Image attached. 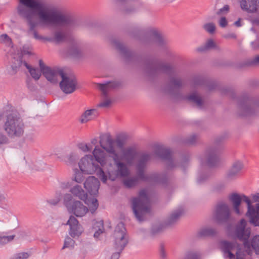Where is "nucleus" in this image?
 I'll list each match as a JSON object with an SVG mask.
<instances>
[{
    "instance_id": "1",
    "label": "nucleus",
    "mask_w": 259,
    "mask_h": 259,
    "mask_svg": "<svg viewBox=\"0 0 259 259\" xmlns=\"http://www.w3.org/2000/svg\"><path fill=\"white\" fill-rule=\"evenodd\" d=\"M100 147L94 148L91 154H85L78 162L80 171L86 175L96 174L103 183L108 180L112 181L127 177L128 166L133 165L138 159L137 168L139 175L144 171L150 155L145 153L140 156L134 147L122 148L117 151L115 142L109 133L100 135Z\"/></svg>"
},
{
    "instance_id": "2",
    "label": "nucleus",
    "mask_w": 259,
    "mask_h": 259,
    "mask_svg": "<svg viewBox=\"0 0 259 259\" xmlns=\"http://www.w3.org/2000/svg\"><path fill=\"white\" fill-rule=\"evenodd\" d=\"M18 14L25 19L30 28L33 30L37 25L36 18L44 24L65 26L70 25L72 20L64 15L57 9L50 6L40 0H19Z\"/></svg>"
},
{
    "instance_id": "3",
    "label": "nucleus",
    "mask_w": 259,
    "mask_h": 259,
    "mask_svg": "<svg viewBox=\"0 0 259 259\" xmlns=\"http://www.w3.org/2000/svg\"><path fill=\"white\" fill-rule=\"evenodd\" d=\"M247 222L242 219L238 222L233 232L232 236L243 241V245H239L236 242H231L241 248V251L244 252L245 257L247 255H251L253 252L259 255V235L253 236L249 240L248 238L251 234L250 228H246Z\"/></svg>"
},
{
    "instance_id": "4",
    "label": "nucleus",
    "mask_w": 259,
    "mask_h": 259,
    "mask_svg": "<svg viewBox=\"0 0 259 259\" xmlns=\"http://www.w3.org/2000/svg\"><path fill=\"white\" fill-rule=\"evenodd\" d=\"M229 199L232 203L233 211L238 215L244 213V208L241 205V202H245L247 208L246 216L249 219V223L253 226L259 227V204L252 205L248 197L235 193L229 196Z\"/></svg>"
},
{
    "instance_id": "5",
    "label": "nucleus",
    "mask_w": 259,
    "mask_h": 259,
    "mask_svg": "<svg viewBox=\"0 0 259 259\" xmlns=\"http://www.w3.org/2000/svg\"><path fill=\"white\" fill-rule=\"evenodd\" d=\"M132 208L135 217L139 221H144L150 213L151 207L146 190H141L138 197L133 199Z\"/></svg>"
},
{
    "instance_id": "6",
    "label": "nucleus",
    "mask_w": 259,
    "mask_h": 259,
    "mask_svg": "<svg viewBox=\"0 0 259 259\" xmlns=\"http://www.w3.org/2000/svg\"><path fill=\"white\" fill-rule=\"evenodd\" d=\"M3 128L9 137L20 138L24 133L25 125L23 120L19 116L11 113L7 116Z\"/></svg>"
},
{
    "instance_id": "7",
    "label": "nucleus",
    "mask_w": 259,
    "mask_h": 259,
    "mask_svg": "<svg viewBox=\"0 0 259 259\" xmlns=\"http://www.w3.org/2000/svg\"><path fill=\"white\" fill-rule=\"evenodd\" d=\"M64 204L69 213L74 214L77 217H81L86 214L89 208L84 206L78 200L73 199L70 194H66L63 199Z\"/></svg>"
},
{
    "instance_id": "8",
    "label": "nucleus",
    "mask_w": 259,
    "mask_h": 259,
    "mask_svg": "<svg viewBox=\"0 0 259 259\" xmlns=\"http://www.w3.org/2000/svg\"><path fill=\"white\" fill-rule=\"evenodd\" d=\"M220 248L224 257L227 259H245V253L241 251V248L234 243L228 241L220 243Z\"/></svg>"
},
{
    "instance_id": "9",
    "label": "nucleus",
    "mask_w": 259,
    "mask_h": 259,
    "mask_svg": "<svg viewBox=\"0 0 259 259\" xmlns=\"http://www.w3.org/2000/svg\"><path fill=\"white\" fill-rule=\"evenodd\" d=\"M69 192L74 196L84 200L91 213H93L97 209L99 203L97 198L94 197L92 198H89L80 185L78 184L72 185L69 189Z\"/></svg>"
},
{
    "instance_id": "10",
    "label": "nucleus",
    "mask_w": 259,
    "mask_h": 259,
    "mask_svg": "<svg viewBox=\"0 0 259 259\" xmlns=\"http://www.w3.org/2000/svg\"><path fill=\"white\" fill-rule=\"evenodd\" d=\"M113 247L114 251L121 252L127 243V238L124 224L119 223L113 234Z\"/></svg>"
},
{
    "instance_id": "11",
    "label": "nucleus",
    "mask_w": 259,
    "mask_h": 259,
    "mask_svg": "<svg viewBox=\"0 0 259 259\" xmlns=\"http://www.w3.org/2000/svg\"><path fill=\"white\" fill-rule=\"evenodd\" d=\"M39 65L42 74L48 81L53 83H57L59 79L64 73L62 70L52 68L46 66L41 60L39 61Z\"/></svg>"
},
{
    "instance_id": "12",
    "label": "nucleus",
    "mask_w": 259,
    "mask_h": 259,
    "mask_svg": "<svg viewBox=\"0 0 259 259\" xmlns=\"http://www.w3.org/2000/svg\"><path fill=\"white\" fill-rule=\"evenodd\" d=\"M215 219L219 222H226L228 221L231 215V210L229 205L224 202L217 204L214 210Z\"/></svg>"
},
{
    "instance_id": "13",
    "label": "nucleus",
    "mask_w": 259,
    "mask_h": 259,
    "mask_svg": "<svg viewBox=\"0 0 259 259\" xmlns=\"http://www.w3.org/2000/svg\"><path fill=\"white\" fill-rule=\"evenodd\" d=\"M62 80L60 82L61 90L65 94H71L76 89V80L72 76H68L64 73L61 77Z\"/></svg>"
},
{
    "instance_id": "14",
    "label": "nucleus",
    "mask_w": 259,
    "mask_h": 259,
    "mask_svg": "<svg viewBox=\"0 0 259 259\" xmlns=\"http://www.w3.org/2000/svg\"><path fill=\"white\" fill-rule=\"evenodd\" d=\"M241 8L247 12L259 14V0H239ZM253 23L259 24V18L252 20Z\"/></svg>"
},
{
    "instance_id": "15",
    "label": "nucleus",
    "mask_w": 259,
    "mask_h": 259,
    "mask_svg": "<svg viewBox=\"0 0 259 259\" xmlns=\"http://www.w3.org/2000/svg\"><path fill=\"white\" fill-rule=\"evenodd\" d=\"M100 185L99 181L94 176L89 177L84 183V188L90 195L94 196L98 194Z\"/></svg>"
},
{
    "instance_id": "16",
    "label": "nucleus",
    "mask_w": 259,
    "mask_h": 259,
    "mask_svg": "<svg viewBox=\"0 0 259 259\" xmlns=\"http://www.w3.org/2000/svg\"><path fill=\"white\" fill-rule=\"evenodd\" d=\"M67 224L70 226L69 234L72 237H78L83 232L82 227L78 224L77 219L73 216L70 217Z\"/></svg>"
},
{
    "instance_id": "17",
    "label": "nucleus",
    "mask_w": 259,
    "mask_h": 259,
    "mask_svg": "<svg viewBox=\"0 0 259 259\" xmlns=\"http://www.w3.org/2000/svg\"><path fill=\"white\" fill-rule=\"evenodd\" d=\"M18 62V66L15 65L12 66V68L13 70V73H15L17 71V68L21 66L22 64H23L29 70V73H30L31 76L35 80H38L40 76H41V73L40 71L38 69H36L34 68H32L29 65H28L26 62H22L21 61L17 60Z\"/></svg>"
},
{
    "instance_id": "18",
    "label": "nucleus",
    "mask_w": 259,
    "mask_h": 259,
    "mask_svg": "<svg viewBox=\"0 0 259 259\" xmlns=\"http://www.w3.org/2000/svg\"><path fill=\"white\" fill-rule=\"evenodd\" d=\"M98 143V139L97 138H93L89 143H79L78 144L77 147L79 150L84 153L92 152L94 148L100 147Z\"/></svg>"
},
{
    "instance_id": "19",
    "label": "nucleus",
    "mask_w": 259,
    "mask_h": 259,
    "mask_svg": "<svg viewBox=\"0 0 259 259\" xmlns=\"http://www.w3.org/2000/svg\"><path fill=\"white\" fill-rule=\"evenodd\" d=\"M98 115L96 109L87 110L80 115L79 121L81 123H85L95 119Z\"/></svg>"
},
{
    "instance_id": "20",
    "label": "nucleus",
    "mask_w": 259,
    "mask_h": 259,
    "mask_svg": "<svg viewBox=\"0 0 259 259\" xmlns=\"http://www.w3.org/2000/svg\"><path fill=\"white\" fill-rule=\"evenodd\" d=\"M243 168V164L240 161L236 162L234 163L232 167L228 174V177L232 178L238 174Z\"/></svg>"
},
{
    "instance_id": "21",
    "label": "nucleus",
    "mask_w": 259,
    "mask_h": 259,
    "mask_svg": "<svg viewBox=\"0 0 259 259\" xmlns=\"http://www.w3.org/2000/svg\"><path fill=\"white\" fill-rule=\"evenodd\" d=\"M15 238V235H9L6 233L0 232V245H4L11 242Z\"/></svg>"
},
{
    "instance_id": "22",
    "label": "nucleus",
    "mask_w": 259,
    "mask_h": 259,
    "mask_svg": "<svg viewBox=\"0 0 259 259\" xmlns=\"http://www.w3.org/2000/svg\"><path fill=\"white\" fill-rule=\"evenodd\" d=\"M83 174H84V172L79 169L77 168L74 169L72 180L77 184L82 183L84 180Z\"/></svg>"
},
{
    "instance_id": "23",
    "label": "nucleus",
    "mask_w": 259,
    "mask_h": 259,
    "mask_svg": "<svg viewBox=\"0 0 259 259\" xmlns=\"http://www.w3.org/2000/svg\"><path fill=\"white\" fill-rule=\"evenodd\" d=\"M117 86V83L114 81L108 82L105 84H99L100 90L105 95L108 91Z\"/></svg>"
},
{
    "instance_id": "24",
    "label": "nucleus",
    "mask_w": 259,
    "mask_h": 259,
    "mask_svg": "<svg viewBox=\"0 0 259 259\" xmlns=\"http://www.w3.org/2000/svg\"><path fill=\"white\" fill-rule=\"evenodd\" d=\"M219 157L218 154L215 151L210 152L207 159V164L209 166H212L216 165L218 161Z\"/></svg>"
},
{
    "instance_id": "25",
    "label": "nucleus",
    "mask_w": 259,
    "mask_h": 259,
    "mask_svg": "<svg viewBox=\"0 0 259 259\" xmlns=\"http://www.w3.org/2000/svg\"><path fill=\"white\" fill-rule=\"evenodd\" d=\"M77 157V155L76 153H71L64 158V159H62V160L63 161L66 165L73 166L75 163Z\"/></svg>"
},
{
    "instance_id": "26",
    "label": "nucleus",
    "mask_w": 259,
    "mask_h": 259,
    "mask_svg": "<svg viewBox=\"0 0 259 259\" xmlns=\"http://www.w3.org/2000/svg\"><path fill=\"white\" fill-rule=\"evenodd\" d=\"M203 28L207 32L211 34H213L215 31V25L212 22L204 24Z\"/></svg>"
},
{
    "instance_id": "27",
    "label": "nucleus",
    "mask_w": 259,
    "mask_h": 259,
    "mask_svg": "<svg viewBox=\"0 0 259 259\" xmlns=\"http://www.w3.org/2000/svg\"><path fill=\"white\" fill-rule=\"evenodd\" d=\"M217 45L212 39H208L205 43L204 46L202 48H199V51H203L210 49L215 48Z\"/></svg>"
},
{
    "instance_id": "28",
    "label": "nucleus",
    "mask_w": 259,
    "mask_h": 259,
    "mask_svg": "<svg viewBox=\"0 0 259 259\" xmlns=\"http://www.w3.org/2000/svg\"><path fill=\"white\" fill-rule=\"evenodd\" d=\"M214 233L213 229L210 228H204L202 229L199 232V235L200 236H206L212 235Z\"/></svg>"
},
{
    "instance_id": "29",
    "label": "nucleus",
    "mask_w": 259,
    "mask_h": 259,
    "mask_svg": "<svg viewBox=\"0 0 259 259\" xmlns=\"http://www.w3.org/2000/svg\"><path fill=\"white\" fill-rule=\"evenodd\" d=\"M188 100L195 103L199 106H200L202 103L201 99L196 94L190 96L188 97Z\"/></svg>"
},
{
    "instance_id": "30",
    "label": "nucleus",
    "mask_w": 259,
    "mask_h": 259,
    "mask_svg": "<svg viewBox=\"0 0 259 259\" xmlns=\"http://www.w3.org/2000/svg\"><path fill=\"white\" fill-rule=\"evenodd\" d=\"M74 244H75L74 241L71 238L67 237L65 239L64 244L63 247V248H72L74 247Z\"/></svg>"
},
{
    "instance_id": "31",
    "label": "nucleus",
    "mask_w": 259,
    "mask_h": 259,
    "mask_svg": "<svg viewBox=\"0 0 259 259\" xmlns=\"http://www.w3.org/2000/svg\"><path fill=\"white\" fill-rule=\"evenodd\" d=\"M0 42L7 46H10L12 44V41L7 34H4L0 36Z\"/></svg>"
},
{
    "instance_id": "32",
    "label": "nucleus",
    "mask_w": 259,
    "mask_h": 259,
    "mask_svg": "<svg viewBox=\"0 0 259 259\" xmlns=\"http://www.w3.org/2000/svg\"><path fill=\"white\" fill-rule=\"evenodd\" d=\"M30 256V254L26 252H21L16 253L12 259H27Z\"/></svg>"
},
{
    "instance_id": "33",
    "label": "nucleus",
    "mask_w": 259,
    "mask_h": 259,
    "mask_svg": "<svg viewBox=\"0 0 259 259\" xmlns=\"http://www.w3.org/2000/svg\"><path fill=\"white\" fill-rule=\"evenodd\" d=\"M182 214V211L178 210L173 212L169 217V222L172 223L175 222Z\"/></svg>"
},
{
    "instance_id": "34",
    "label": "nucleus",
    "mask_w": 259,
    "mask_h": 259,
    "mask_svg": "<svg viewBox=\"0 0 259 259\" xmlns=\"http://www.w3.org/2000/svg\"><path fill=\"white\" fill-rule=\"evenodd\" d=\"M97 226L99 228V230L95 232L94 233L95 237H98L101 233H103V222L102 221H100L96 223Z\"/></svg>"
},
{
    "instance_id": "35",
    "label": "nucleus",
    "mask_w": 259,
    "mask_h": 259,
    "mask_svg": "<svg viewBox=\"0 0 259 259\" xmlns=\"http://www.w3.org/2000/svg\"><path fill=\"white\" fill-rule=\"evenodd\" d=\"M9 205V202L7 198L3 195H0V207L6 208Z\"/></svg>"
},
{
    "instance_id": "36",
    "label": "nucleus",
    "mask_w": 259,
    "mask_h": 259,
    "mask_svg": "<svg viewBox=\"0 0 259 259\" xmlns=\"http://www.w3.org/2000/svg\"><path fill=\"white\" fill-rule=\"evenodd\" d=\"M9 205V202L7 198L3 195H0V207L6 208Z\"/></svg>"
},
{
    "instance_id": "37",
    "label": "nucleus",
    "mask_w": 259,
    "mask_h": 259,
    "mask_svg": "<svg viewBox=\"0 0 259 259\" xmlns=\"http://www.w3.org/2000/svg\"><path fill=\"white\" fill-rule=\"evenodd\" d=\"M137 183V179L135 178H130L124 181V184L127 187H132Z\"/></svg>"
},
{
    "instance_id": "38",
    "label": "nucleus",
    "mask_w": 259,
    "mask_h": 259,
    "mask_svg": "<svg viewBox=\"0 0 259 259\" xmlns=\"http://www.w3.org/2000/svg\"><path fill=\"white\" fill-rule=\"evenodd\" d=\"M65 36L64 34L61 32H56L55 35L54 39L57 42L63 41L65 39Z\"/></svg>"
},
{
    "instance_id": "39",
    "label": "nucleus",
    "mask_w": 259,
    "mask_h": 259,
    "mask_svg": "<svg viewBox=\"0 0 259 259\" xmlns=\"http://www.w3.org/2000/svg\"><path fill=\"white\" fill-rule=\"evenodd\" d=\"M250 200L252 205H255L256 204H259V192L252 194Z\"/></svg>"
},
{
    "instance_id": "40",
    "label": "nucleus",
    "mask_w": 259,
    "mask_h": 259,
    "mask_svg": "<svg viewBox=\"0 0 259 259\" xmlns=\"http://www.w3.org/2000/svg\"><path fill=\"white\" fill-rule=\"evenodd\" d=\"M111 103L112 101L110 99L106 98L100 103L99 106L101 107H108L111 105Z\"/></svg>"
},
{
    "instance_id": "41",
    "label": "nucleus",
    "mask_w": 259,
    "mask_h": 259,
    "mask_svg": "<svg viewBox=\"0 0 259 259\" xmlns=\"http://www.w3.org/2000/svg\"><path fill=\"white\" fill-rule=\"evenodd\" d=\"M162 153L164 155V156H162V158L163 159L169 158L171 156L170 151L167 149H163L162 150Z\"/></svg>"
},
{
    "instance_id": "42",
    "label": "nucleus",
    "mask_w": 259,
    "mask_h": 259,
    "mask_svg": "<svg viewBox=\"0 0 259 259\" xmlns=\"http://www.w3.org/2000/svg\"><path fill=\"white\" fill-rule=\"evenodd\" d=\"M8 142V138L4 134L0 133V145L6 144Z\"/></svg>"
},
{
    "instance_id": "43",
    "label": "nucleus",
    "mask_w": 259,
    "mask_h": 259,
    "mask_svg": "<svg viewBox=\"0 0 259 259\" xmlns=\"http://www.w3.org/2000/svg\"><path fill=\"white\" fill-rule=\"evenodd\" d=\"M70 186V183L69 182L66 181L60 183V187L62 189H66L69 188Z\"/></svg>"
},
{
    "instance_id": "44",
    "label": "nucleus",
    "mask_w": 259,
    "mask_h": 259,
    "mask_svg": "<svg viewBox=\"0 0 259 259\" xmlns=\"http://www.w3.org/2000/svg\"><path fill=\"white\" fill-rule=\"evenodd\" d=\"M150 35L152 36H155L157 38H159L160 36V33L155 29H152L150 31Z\"/></svg>"
},
{
    "instance_id": "45",
    "label": "nucleus",
    "mask_w": 259,
    "mask_h": 259,
    "mask_svg": "<svg viewBox=\"0 0 259 259\" xmlns=\"http://www.w3.org/2000/svg\"><path fill=\"white\" fill-rule=\"evenodd\" d=\"M219 25L222 27H225L227 25V21L225 17H222L219 21Z\"/></svg>"
},
{
    "instance_id": "46",
    "label": "nucleus",
    "mask_w": 259,
    "mask_h": 259,
    "mask_svg": "<svg viewBox=\"0 0 259 259\" xmlns=\"http://www.w3.org/2000/svg\"><path fill=\"white\" fill-rule=\"evenodd\" d=\"M251 47L254 50H258L259 49V41L255 40L253 42H252L251 44Z\"/></svg>"
},
{
    "instance_id": "47",
    "label": "nucleus",
    "mask_w": 259,
    "mask_h": 259,
    "mask_svg": "<svg viewBox=\"0 0 259 259\" xmlns=\"http://www.w3.org/2000/svg\"><path fill=\"white\" fill-rule=\"evenodd\" d=\"M61 198V196L60 195H59L57 197L56 199H55V200L51 199L49 202L51 204L55 205V204H57L60 201Z\"/></svg>"
},
{
    "instance_id": "48",
    "label": "nucleus",
    "mask_w": 259,
    "mask_h": 259,
    "mask_svg": "<svg viewBox=\"0 0 259 259\" xmlns=\"http://www.w3.org/2000/svg\"><path fill=\"white\" fill-rule=\"evenodd\" d=\"M187 259H198L197 255L195 253H189L187 256Z\"/></svg>"
},
{
    "instance_id": "49",
    "label": "nucleus",
    "mask_w": 259,
    "mask_h": 259,
    "mask_svg": "<svg viewBox=\"0 0 259 259\" xmlns=\"http://www.w3.org/2000/svg\"><path fill=\"white\" fill-rule=\"evenodd\" d=\"M121 252L115 251L112 255L111 259H118Z\"/></svg>"
},
{
    "instance_id": "50",
    "label": "nucleus",
    "mask_w": 259,
    "mask_h": 259,
    "mask_svg": "<svg viewBox=\"0 0 259 259\" xmlns=\"http://www.w3.org/2000/svg\"><path fill=\"white\" fill-rule=\"evenodd\" d=\"M87 254V251L85 250H82L80 252L79 256L81 259H84L86 257Z\"/></svg>"
},
{
    "instance_id": "51",
    "label": "nucleus",
    "mask_w": 259,
    "mask_h": 259,
    "mask_svg": "<svg viewBox=\"0 0 259 259\" xmlns=\"http://www.w3.org/2000/svg\"><path fill=\"white\" fill-rule=\"evenodd\" d=\"M229 10V6L226 5L222 9H220V13H222L223 12H227Z\"/></svg>"
},
{
    "instance_id": "52",
    "label": "nucleus",
    "mask_w": 259,
    "mask_h": 259,
    "mask_svg": "<svg viewBox=\"0 0 259 259\" xmlns=\"http://www.w3.org/2000/svg\"><path fill=\"white\" fill-rule=\"evenodd\" d=\"M34 37L35 39H44V38L38 35L36 32H34Z\"/></svg>"
},
{
    "instance_id": "53",
    "label": "nucleus",
    "mask_w": 259,
    "mask_h": 259,
    "mask_svg": "<svg viewBox=\"0 0 259 259\" xmlns=\"http://www.w3.org/2000/svg\"><path fill=\"white\" fill-rule=\"evenodd\" d=\"M234 24L235 26H236L237 27H240L241 26V24L240 23V19H239L238 20H237V21H236L235 23H234Z\"/></svg>"
},
{
    "instance_id": "54",
    "label": "nucleus",
    "mask_w": 259,
    "mask_h": 259,
    "mask_svg": "<svg viewBox=\"0 0 259 259\" xmlns=\"http://www.w3.org/2000/svg\"><path fill=\"white\" fill-rule=\"evenodd\" d=\"M254 62L256 63H259V56H256L254 58Z\"/></svg>"
},
{
    "instance_id": "55",
    "label": "nucleus",
    "mask_w": 259,
    "mask_h": 259,
    "mask_svg": "<svg viewBox=\"0 0 259 259\" xmlns=\"http://www.w3.org/2000/svg\"><path fill=\"white\" fill-rule=\"evenodd\" d=\"M161 257H162V258H165V253H164V252L163 251H162V252H161Z\"/></svg>"
},
{
    "instance_id": "56",
    "label": "nucleus",
    "mask_w": 259,
    "mask_h": 259,
    "mask_svg": "<svg viewBox=\"0 0 259 259\" xmlns=\"http://www.w3.org/2000/svg\"><path fill=\"white\" fill-rule=\"evenodd\" d=\"M23 53H24V54H31V51H23Z\"/></svg>"
}]
</instances>
